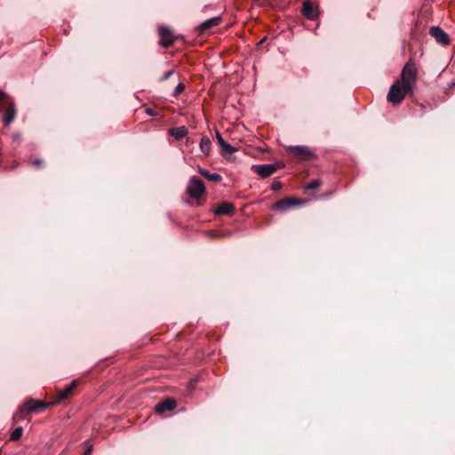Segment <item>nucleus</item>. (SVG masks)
<instances>
[{"instance_id":"1","label":"nucleus","mask_w":455,"mask_h":455,"mask_svg":"<svg viewBox=\"0 0 455 455\" xmlns=\"http://www.w3.org/2000/svg\"><path fill=\"white\" fill-rule=\"evenodd\" d=\"M53 405L52 403H46L44 401L30 398L27 400L22 406L13 414L12 419L14 422L28 419V415L33 412H41L47 407Z\"/></svg>"},{"instance_id":"29","label":"nucleus","mask_w":455,"mask_h":455,"mask_svg":"<svg viewBox=\"0 0 455 455\" xmlns=\"http://www.w3.org/2000/svg\"><path fill=\"white\" fill-rule=\"evenodd\" d=\"M91 451H92V447H89V448L86 450V451L84 452V455H87L88 453H90V452H91Z\"/></svg>"},{"instance_id":"19","label":"nucleus","mask_w":455,"mask_h":455,"mask_svg":"<svg viewBox=\"0 0 455 455\" xmlns=\"http://www.w3.org/2000/svg\"><path fill=\"white\" fill-rule=\"evenodd\" d=\"M321 185L322 182L320 180H313L305 187V191L307 193H309L311 191L317 190L321 187Z\"/></svg>"},{"instance_id":"21","label":"nucleus","mask_w":455,"mask_h":455,"mask_svg":"<svg viewBox=\"0 0 455 455\" xmlns=\"http://www.w3.org/2000/svg\"><path fill=\"white\" fill-rule=\"evenodd\" d=\"M23 435V428L21 427H16L10 435L11 441H18Z\"/></svg>"},{"instance_id":"13","label":"nucleus","mask_w":455,"mask_h":455,"mask_svg":"<svg viewBox=\"0 0 455 455\" xmlns=\"http://www.w3.org/2000/svg\"><path fill=\"white\" fill-rule=\"evenodd\" d=\"M7 108L3 115V122L4 125H9L15 118L16 109L12 102L6 103Z\"/></svg>"},{"instance_id":"2","label":"nucleus","mask_w":455,"mask_h":455,"mask_svg":"<svg viewBox=\"0 0 455 455\" xmlns=\"http://www.w3.org/2000/svg\"><path fill=\"white\" fill-rule=\"evenodd\" d=\"M419 76V71L416 67V64L411 60H408L400 75V79L396 80L398 83L403 84L408 89H411L413 91L414 86L416 85L417 80Z\"/></svg>"},{"instance_id":"9","label":"nucleus","mask_w":455,"mask_h":455,"mask_svg":"<svg viewBox=\"0 0 455 455\" xmlns=\"http://www.w3.org/2000/svg\"><path fill=\"white\" fill-rule=\"evenodd\" d=\"M429 34L435 41L443 45H448L450 39L447 33L443 30L440 27H432L429 30Z\"/></svg>"},{"instance_id":"23","label":"nucleus","mask_w":455,"mask_h":455,"mask_svg":"<svg viewBox=\"0 0 455 455\" xmlns=\"http://www.w3.org/2000/svg\"><path fill=\"white\" fill-rule=\"evenodd\" d=\"M7 95L3 92L0 91V108H3L8 101H6Z\"/></svg>"},{"instance_id":"15","label":"nucleus","mask_w":455,"mask_h":455,"mask_svg":"<svg viewBox=\"0 0 455 455\" xmlns=\"http://www.w3.org/2000/svg\"><path fill=\"white\" fill-rule=\"evenodd\" d=\"M303 14L310 20L317 19V12L310 1H306L302 7Z\"/></svg>"},{"instance_id":"17","label":"nucleus","mask_w":455,"mask_h":455,"mask_svg":"<svg viewBox=\"0 0 455 455\" xmlns=\"http://www.w3.org/2000/svg\"><path fill=\"white\" fill-rule=\"evenodd\" d=\"M199 147H200V150L204 155V156H207L210 155L211 148H212V142L209 138H207V137L202 138Z\"/></svg>"},{"instance_id":"16","label":"nucleus","mask_w":455,"mask_h":455,"mask_svg":"<svg viewBox=\"0 0 455 455\" xmlns=\"http://www.w3.org/2000/svg\"><path fill=\"white\" fill-rule=\"evenodd\" d=\"M198 172L205 179L210 181L220 182L222 180V177L218 173H211L207 170L202 168L201 166L197 167Z\"/></svg>"},{"instance_id":"7","label":"nucleus","mask_w":455,"mask_h":455,"mask_svg":"<svg viewBox=\"0 0 455 455\" xmlns=\"http://www.w3.org/2000/svg\"><path fill=\"white\" fill-rule=\"evenodd\" d=\"M252 169L254 172L262 179L267 178L274 174L277 171V165L275 164H258L253 165Z\"/></svg>"},{"instance_id":"6","label":"nucleus","mask_w":455,"mask_h":455,"mask_svg":"<svg viewBox=\"0 0 455 455\" xmlns=\"http://www.w3.org/2000/svg\"><path fill=\"white\" fill-rule=\"evenodd\" d=\"M302 202L294 198L285 197L272 204L271 209L284 212L292 207L301 205Z\"/></svg>"},{"instance_id":"25","label":"nucleus","mask_w":455,"mask_h":455,"mask_svg":"<svg viewBox=\"0 0 455 455\" xmlns=\"http://www.w3.org/2000/svg\"><path fill=\"white\" fill-rule=\"evenodd\" d=\"M172 74H173V70H170V71L165 72L164 74V76H162V78L160 79V81L168 80Z\"/></svg>"},{"instance_id":"10","label":"nucleus","mask_w":455,"mask_h":455,"mask_svg":"<svg viewBox=\"0 0 455 455\" xmlns=\"http://www.w3.org/2000/svg\"><path fill=\"white\" fill-rule=\"evenodd\" d=\"M159 36L160 44L164 47H170L175 40L172 32L166 27H161L159 28Z\"/></svg>"},{"instance_id":"5","label":"nucleus","mask_w":455,"mask_h":455,"mask_svg":"<svg viewBox=\"0 0 455 455\" xmlns=\"http://www.w3.org/2000/svg\"><path fill=\"white\" fill-rule=\"evenodd\" d=\"M187 193L191 198L199 199L205 193V186L200 179L193 176L188 183Z\"/></svg>"},{"instance_id":"11","label":"nucleus","mask_w":455,"mask_h":455,"mask_svg":"<svg viewBox=\"0 0 455 455\" xmlns=\"http://www.w3.org/2000/svg\"><path fill=\"white\" fill-rule=\"evenodd\" d=\"M177 403L172 398H167L158 403L156 405V411L158 413H163L167 411H172L176 408Z\"/></svg>"},{"instance_id":"22","label":"nucleus","mask_w":455,"mask_h":455,"mask_svg":"<svg viewBox=\"0 0 455 455\" xmlns=\"http://www.w3.org/2000/svg\"><path fill=\"white\" fill-rule=\"evenodd\" d=\"M185 89V85L182 83H180L173 91V97L177 98Z\"/></svg>"},{"instance_id":"4","label":"nucleus","mask_w":455,"mask_h":455,"mask_svg":"<svg viewBox=\"0 0 455 455\" xmlns=\"http://www.w3.org/2000/svg\"><path fill=\"white\" fill-rule=\"evenodd\" d=\"M285 149L299 161H309L315 157V153L307 146H288Z\"/></svg>"},{"instance_id":"24","label":"nucleus","mask_w":455,"mask_h":455,"mask_svg":"<svg viewBox=\"0 0 455 455\" xmlns=\"http://www.w3.org/2000/svg\"><path fill=\"white\" fill-rule=\"evenodd\" d=\"M281 188H282V183L278 180H275L271 185V189L273 191H277V190L281 189Z\"/></svg>"},{"instance_id":"18","label":"nucleus","mask_w":455,"mask_h":455,"mask_svg":"<svg viewBox=\"0 0 455 455\" xmlns=\"http://www.w3.org/2000/svg\"><path fill=\"white\" fill-rule=\"evenodd\" d=\"M170 134L176 140L184 138L188 134V129L185 126H179L170 130Z\"/></svg>"},{"instance_id":"26","label":"nucleus","mask_w":455,"mask_h":455,"mask_svg":"<svg viewBox=\"0 0 455 455\" xmlns=\"http://www.w3.org/2000/svg\"><path fill=\"white\" fill-rule=\"evenodd\" d=\"M216 139L218 140V143L220 144V146L221 147L222 145L225 144V140H223V138L221 137L220 133L219 132H216Z\"/></svg>"},{"instance_id":"12","label":"nucleus","mask_w":455,"mask_h":455,"mask_svg":"<svg viewBox=\"0 0 455 455\" xmlns=\"http://www.w3.org/2000/svg\"><path fill=\"white\" fill-rule=\"evenodd\" d=\"M220 21H221V18L220 17H213V18L208 19V20H204V22H202L198 26L197 31L200 34L205 33L206 31H208L212 28L220 25Z\"/></svg>"},{"instance_id":"28","label":"nucleus","mask_w":455,"mask_h":455,"mask_svg":"<svg viewBox=\"0 0 455 455\" xmlns=\"http://www.w3.org/2000/svg\"><path fill=\"white\" fill-rule=\"evenodd\" d=\"M146 112H147V114H148L149 116H155V115H156L155 111H154L152 108H147V109H146Z\"/></svg>"},{"instance_id":"8","label":"nucleus","mask_w":455,"mask_h":455,"mask_svg":"<svg viewBox=\"0 0 455 455\" xmlns=\"http://www.w3.org/2000/svg\"><path fill=\"white\" fill-rule=\"evenodd\" d=\"M78 379L73 380L70 384H68L64 389L59 390L57 393V399L52 402V404H58L61 401L68 398L74 392L75 388L77 387Z\"/></svg>"},{"instance_id":"27","label":"nucleus","mask_w":455,"mask_h":455,"mask_svg":"<svg viewBox=\"0 0 455 455\" xmlns=\"http://www.w3.org/2000/svg\"><path fill=\"white\" fill-rule=\"evenodd\" d=\"M33 164H34L35 166H36V167H38V168H39V167H42V166H43L44 162H43V160H41V159H36V160L33 162Z\"/></svg>"},{"instance_id":"3","label":"nucleus","mask_w":455,"mask_h":455,"mask_svg":"<svg viewBox=\"0 0 455 455\" xmlns=\"http://www.w3.org/2000/svg\"><path fill=\"white\" fill-rule=\"evenodd\" d=\"M411 89L406 88L405 85L395 81L390 87L387 93V100L395 105L401 103L407 94H412Z\"/></svg>"},{"instance_id":"14","label":"nucleus","mask_w":455,"mask_h":455,"mask_svg":"<svg viewBox=\"0 0 455 455\" xmlns=\"http://www.w3.org/2000/svg\"><path fill=\"white\" fill-rule=\"evenodd\" d=\"M235 211V206L232 203L223 202L214 209L216 215H231Z\"/></svg>"},{"instance_id":"20","label":"nucleus","mask_w":455,"mask_h":455,"mask_svg":"<svg viewBox=\"0 0 455 455\" xmlns=\"http://www.w3.org/2000/svg\"><path fill=\"white\" fill-rule=\"evenodd\" d=\"M237 148L225 142L224 145L221 146V154L222 155H232L236 152Z\"/></svg>"}]
</instances>
